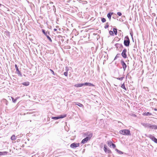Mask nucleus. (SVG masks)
<instances>
[{"mask_svg": "<svg viewBox=\"0 0 157 157\" xmlns=\"http://www.w3.org/2000/svg\"><path fill=\"white\" fill-rule=\"evenodd\" d=\"M108 145L110 147H111V144L113 143L111 141H108L107 142Z\"/></svg>", "mask_w": 157, "mask_h": 157, "instance_id": "aec40b11", "label": "nucleus"}, {"mask_svg": "<svg viewBox=\"0 0 157 157\" xmlns=\"http://www.w3.org/2000/svg\"><path fill=\"white\" fill-rule=\"evenodd\" d=\"M113 32L115 35L117 34V28H114L113 29Z\"/></svg>", "mask_w": 157, "mask_h": 157, "instance_id": "a878e982", "label": "nucleus"}, {"mask_svg": "<svg viewBox=\"0 0 157 157\" xmlns=\"http://www.w3.org/2000/svg\"><path fill=\"white\" fill-rule=\"evenodd\" d=\"M117 14L119 16H121L122 15V13L121 12H118L117 13Z\"/></svg>", "mask_w": 157, "mask_h": 157, "instance_id": "e433bc0d", "label": "nucleus"}, {"mask_svg": "<svg viewBox=\"0 0 157 157\" xmlns=\"http://www.w3.org/2000/svg\"><path fill=\"white\" fill-rule=\"evenodd\" d=\"M150 124L147 123H141V124L144 126L145 128H148L149 125Z\"/></svg>", "mask_w": 157, "mask_h": 157, "instance_id": "a211bd4d", "label": "nucleus"}, {"mask_svg": "<svg viewBox=\"0 0 157 157\" xmlns=\"http://www.w3.org/2000/svg\"><path fill=\"white\" fill-rule=\"evenodd\" d=\"M136 116V115L135 114H134V116Z\"/></svg>", "mask_w": 157, "mask_h": 157, "instance_id": "3c124183", "label": "nucleus"}, {"mask_svg": "<svg viewBox=\"0 0 157 157\" xmlns=\"http://www.w3.org/2000/svg\"><path fill=\"white\" fill-rule=\"evenodd\" d=\"M124 78V77H122L121 78H117V79L118 80H120L121 81H122L123 79V78Z\"/></svg>", "mask_w": 157, "mask_h": 157, "instance_id": "2f4dec72", "label": "nucleus"}, {"mask_svg": "<svg viewBox=\"0 0 157 157\" xmlns=\"http://www.w3.org/2000/svg\"><path fill=\"white\" fill-rule=\"evenodd\" d=\"M109 33L111 36H113L114 35V33L113 31L110 30L109 31Z\"/></svg>", "mask_w": 157, "mask_h": 157, "instance_id": "c756f323", "label": "nucleus"}, {"mask_svg": "<svg viewBox=\"0 0 157 157\" xmlns=\"http://www.w3.org/2000/svg\"><path fill=\"white\" fill-rule=\"evenodd\" d=\"M65 70H66V71H67L68 72V68L67 67H66Z\"/></svg>", "mask_w": 157, "mask_h": 157, "instance_id": "a19ab883", "label": "nucleus"}, {"mask_svg": "<svg viewBox=\"0 0 157 157\" xmlns=\"http://www.w3.org/2000/svg\"><path fill=\"white\" fill-rule=\"evenodd\" d=\"M6 35L7 36H9L10 35V33L9 32H6Z\"/></svg>", "mask_w": 157, "mask_h": 157, "instance_id": "4c0bfd02", "label": "nucleus"}, {"mask_svg": "<svg viewBox=\"0 0 157 157\" xmlns=\"http://www.w3.org/2000/svg\"><path fill=\"white\" fill-rule=\"evenodd\" d=\"M22 84L25 86H28L29 85V82H23L22 83Z\"/></svg>", "mask_w": 157, "mask_h": 157, "instance_id": "412c9836", "label": "nucleus"}, {"mask_svg": "<svg viewBox=\"0 0 157 157\" xmlns=\"http://www.w3.org/2000/svg\"><path fill=\"white\" fill-rule=\"evenodd\" d=\"M154 110L155 111H157V109L155 108V109H154Z\"/></svg>", "mask_w": 157, "mask_h": 157, "instance_id": "a18cd8bd", "label": "nucleus"}, {"mask_svg": "<svg viewBox=\"0 0 157 157\" xmlns=\"http://www.w3.org/2000/svg\"><path fill=\"white\" fill-rule=\"evenodd\" d=\"M92 136V133H90L87 135V136L82 140L81 143L83 144L86 143L88 141L90 140L91 139Z\"/></svg>", "mask_w": 157, "mask_h": 157, "instance_id": "f257e3e1", "label": "nucleus"}, {"mask_svg": "<svg viewBox=\"0 0 157 157\" xmlns=\"http://www.w3.org/2000/svg\"><path fill=\"white\" fill-rule=\"evenodd\" d=\"M115 46L117 49L118 48H123V46L122 44H121L117 43L115 44Z\"/></svg>", "mask_w": 157, "mask_h": 157, "instance_id": "f8f14e48", "label": "nucleus"}, {"mask_svg": "<svg viewBox=\"0 0 157 157\" xmlns=\"http://www.w3.org/2000/svg\"><path fill=\"white\" fill-rule=\"evenodd\" d=\"M151 124H149L148 128L151 129Z\"/></svg>", "mask_w": 157, "mask_h": 157, "instance_id": "58836bf2", "label": "nucleus"}, {"mask_svg": "<svg viewBox=\"0 0 157 157\" xmlns=\"http://www.w3.org/2000/svg\"><path fill=\"white\" fill-rule=\"evenodd\" d=\"M49 70L51 71V73L54 75H56V73H54V71L53 70L50 69H49Z\"/></svg>", "mask_w": 157, "mask_h": 157, "instance_id": "c85d7f7f", "label": "nucleus"}, {"mask_svg": "<svg viewBox=\"0 0 157 157\" xmlns=\"http://www.w3.org/2000/svg\"><path fill=\"white\" fill-rule=\"evenodd\" d=\"M83 83V86H95L93 84L89 83V82H85Z\"/></svg>", "mask_w": 157, "mask_h": 157, "instance_id": "ddd939ff", "label": "nucleus"}, {"mask_svg": "<svg viewBox=\"0 0 157 157\" xmlns=\"http://www.w3.org/2000/svg\"><path fill=\"white\" fill-rule=\"evenodd\" d=\"M8 153V152L7 151H0V156L2 155H6Z\"/></svg>", "mask_w": 157, "mask_h": 157, "instance_id": "dca6fc26", "label": "nucleus"}, {"mask_svg": "<svg viewBox=\"0 0 157 157\" xmlns=\"http://www.w3.org/2000/svg\"><path fill=\"white\" fill-rule=\"evenodd\" d=\"M2 5L1 4H0V7Z\"/></svg>", "mask_w": 157, "mask_h": 157, "instance_id": "09e8293b", "label": "nucleus"}, {"mask_svg": "<svg viewBox=\"0 0 157 157\" xmlns=\"http://www.w3.org/2000/svg\"><path fill=\"white\" fill-rule=\"evenodd\" d=\"M41 31L43 34L47 37L48 39L49 40V41L51 42H52V40L49 36L50 34L49 32L48 31H46L44 29H42Z\"/></svg>", "mask_w": 157, "mask_h": 157, "instance_id": "20e7f679", "label": "nucleus"}, {"mask_svg": "<svg viewBox=\"0 0 157 157\" xmlns=\"http://www.w3.org/2000/svg\"><path fill=\"white\" fill-rule=\"evenodd\" d=\"M143 115L144 116H150L152 115V114L151 113L149 112H145L144 113H143Z\"/></svg>", "mask_w": 157, "mask_h": 157, "instance_id": "6ab92c4d", "label": "nucleus"}, {"mask_svg": "<svg viewBox=\"0 0 157 157\" xmlns=\"http://www.w3.org/2000/svg\"><path fill=\"white\" fill-rule=\"evenodd\" d=\"M109 26V25L108 24V23H106V25H105V26L104 27V28L105 29H106L107 28H108Z\"/></svg>", "mask_w": 157, "mask_h": 157, "instance_id": "473e14b6", "label": "nucleus"}, {"mask_svg": "<svg viewBox=\"0 0 157 157\" xmlns=\"http://www.w3.org/2000/svg\"><path fill=\"white\" fill-rule=\"evenodd\" d=\"M53 10L54 12H56V8L54 6H53Z\"/></svg>", "mask_w": 157, "mask_h": 157, "instance_id": "f704fd0d", "label": "nucleus"}, {"mask_svg": "<svg viewBox=\"0 0 157 157\" xmlns=\"http://www.w3.org/2000/svg\"><path fill=\"white\" fill-rule=\"evenodd\" d=\"M116 147V146L115 144L113 143L111 144V147H112L113 148H115Z\"/></svg>", "mask_w": 157, "mask_h": 157, "instance_id": "72a5a7b5", "label": "nucleus"}, {"mask_svg": "<svg viewBox=\"0 0 157 157\" xmlns=\"http://www.w3.org/2000/svg\"><path fill=\"white\" fill-rule=\"evenodd\" d=\"M5 100L6 101V105H7V104H8V103H7L8 101H7L6 99H5Z\"/></svg>", "mask_w": 157, "mask_h": 157, "instance_id": "37998d69", "label": "nucleus"}, {"mask_svg": "<svg viewBox=\"0 0 157 157\" xmlns=\"http://www.w3.org/2000/svg\"><path fill=\"white\" fill-rule=\"evenodd\" d=\"M120 56H121V55H120V54H119V53L117 54L116 55V56L115 57V58H114V60H115L117 58L120 57Z\"/></svg>", "mask_w": 157, "mask_h": 157, "instance_id": "bb28decb", "label": "nucleus"}, {"mask_svg": "<svg viewBox=\"0 0 157 157\" xmlns=\"http://www.w3.org/2000/svg\"><path fill=\"white\" fill-rule=\"evenodd\" d=\"M10 139L11 140H16L17 138L15 135H13L11 136Z\"/></svg>", "mask_w": 157, "mask_h": 157, "instance_id": "5701e85b", "label": "nucleus"}, {"mask_svg": "<svg viewBox=\"0 0 157 157\" xmlns=\"http://www.w3.org/2000/svg\"><path fill=\"white\" fill-rule=\"evenodd\" d=\"M131 36H132V34H131Z\"/></svg>", "mask_w": 157, "mask_h": 157, "instance_id": "8fccbe9b", "label": "nucleus"}, {"mask_svg": "<svg viewBox=\"0 0 157 157\" xmlns=\"http://www.w3.org/2000/svg\"><path fill=\"white\" fill-rule=\"evenodd\" d=\"M157 129V125L151 124V129Z\"/></svg>", "mask_w": 157, "mask_h": 157, "instance_id": "4be33fe9", "label": "nucleus"}, {"mask_svg": "<svg viewBox=\"0 0 157 157\" xmlns=\"http://www.w3.org/2000/svg\"><path fill=\"white\" fill-rule=\"evenodd\" d=\"M113 17V18H114V17Z\"/></svg>", "mask_w": 157, "mask_h": 157, "instance_id": "603ef678", "label": "nucleus"}, {"mask_svg": "<svg viewBox=\"0 0 157 157\" xmlns=\"http://www.w3.org/2000/svg\"><path fill=\"white\" fill-rule=\"evenodd\" d=\"M15 67L17 73L18 75V76H20V77H22V75L21 74V72L19 70L17 66V64L15 65Z\"/></svg>", "mask_w": 157, "mask_h": 157, "instance_id": "9b49d317", "label": "nucleus"}, {"mask_svg": "<svg viewBox=\"0 0 157 157\" xmlns=\"http://www.w3.org/2000/svg\"><path fill=\"white\" fill-rule=\"evenodd\" d=\"M104 150L106 153H112L111 151L109 148H107V146L105 144L104 145Z\"/></svg>", "mask_w": 157, "mask_h": 157, "instance_id": "9d476101", "label": "nucleus"}, {"mask_svg": "<svg viewBox=\"0 0 157 157\" xmlns=\"http://www.w3.org/2000/svg\"><path fill=\"white\" fill-rule=\"evenodd\" d=\"M101 21L103 23H104L106 21V20L104 18H102L101 19Z\"/></svg>", "mask_w": 157, "mask_h": 157, "instance_id": "7c9ffc66", "label": "nucleus"}, {"mask_svg": "<svg viewBox=\"0 0 157 157\" xmlns=\"http://www.w3.org/2000/svg\"><path fill=\"white\" fill-rule=\"evenodd\" d=\"M61 40L62 42H63L64 41V39L63 38H62H62L61 39Z\"/></svg>", "mask_w": 157, "mask_h": 157, "instance_id": "79ce46f5", "label": "nucleus"}, {"mask_svg": "<svg viewBox=\"0 0 157 157\" xmlns=\"http://www.w3.org/2000/svg\"><path fill=\"white\" fill-rule=\"evenodd\" d=\"M11 98L12 99V101L13 103H15L17 101V98L16 99H14L13 97H11Z\"/></svg>", "mask_w": 157, "mask_h": 157, "instance_id": "cd10ccee", "label": "nucleus"}, {"mask_svg": "<svg viewBox=\"0 0 157 157\" xmlns=\"http://www.w3.org/2000/svg\"><path fill=\"white\" fill-rule=\"evenodd\" d=\"M79 146V144L78 143H74L70 145V147L72 148H75Z\"/></svg>", "mask_w": 157, "mask_h": 157, "instance_id": "6e6552de", "label": "nucleus"}, {"mask_svg": "<svg viewBox=\"0 0 157 157\" xmlns=\"http://www.w3.org/2000/svg\"><path fill=\"white\" fill-rule=\"evenodd\" d=\"M115 151L118 152V153L120 154H123V152L120 150H118L117 149H115Z\"/></svg>", "mask_w": 157, "mask_h": 157, "instance_id": "393cba45", "label": "nucleus"}, {"mask_svg": "<svg viewBox=\"0 0 157 157\" xmlns=\"http://www.w3.org/2000/svg\"><path fill=\"white\" fill-rule=\"evenodd\" d=\"M121 87L122 89H123L124 90H127V89H126V88L125 87V86L124 83L122 84V85H121Z\"/></svg>", "mask_w": 157, "mask_h": 157, "instance_id": "b1692460", "label": "nucleus"}, {"mask_svg": "<svg viewBox=\"0 0 157 157\" xmlns=\"http://www.w3.org/2000/svg\"><path fill=\"white\" fill-rule=\"evenodd\" d=\"M147 137H149L150 139H151L153 141L155 142L156 143H157V139L154 136L149 134L148 136H146Z\"/></svg>", "mask_w": 157, "mask_h": 157, "instance_id": "0eeeda50", "label": "nucleus"}, {"mask_svg": "<svg viewBox=\"0 0 157 157\" xmlns=\"http://www.w3.org/2000/svg\"><path fill=\"white\" fill-rule=\"evenodd\" d=\"M54 30L55 31H56L57 30V29H54Z\"/></svg>", "mask_w": 157, "mask_h": 157, "instance_id": "c03bdc74", "label": "nucleus"}, {"mask_svg": "<svg viewBox=\"0 0 157 157\" xmlns=\"http://www.w3.org/2000/svg\"><path fill=\"white\" fill-rule=\"evenodd\" d=\"M127 52V49L125 48H124V50H123L121 53V55L122 57L124 59H126L127 58V55L126 54Z\"/></svg>", "mask_w": 157, "mask_h": 157, "instance_id": "423d86ee", "label": "nucleus"}, {"mask_svg": "<svg viewBox=\"0 0 157 157\" xmlns=\"http://www.w3.org/2000/svg\"><path fill=\"white\" fill-rule=\"evenodd\" d=\"M151 124H149L148 128L151 129Z\"/></svg>", "mask_w": 157, "mask_h": 157, "instance_id": "ea45409f", "label": "nucleus"}, {"mask_svg": "<svg viewBox=\"0 0 157 157\" xmlns=\"http://www.w3.org/2000/svg\"><path fill=\"white\" fill-rule=\"evenodd\" d=\"M113 14V12H110L108 13L107 17L110 21L111 20V16Z\"/></svg>", "mask_w": 157, "mask_h": 157, "instance_id": "2eb2a0df", "label": "nucleus"}, {"mask_svg": "<svg viewBox=\"0 0 157 157\" xmlns=\"http://www.w3.org/2000/svg\"><path fill=\"white\" fill-rule=\"evenodd\" d=\"M66 117V115L64 114L58 116L57 117H52L51 118L52 119L56 120L59 119L63 118Z\"/></svg>", "mask_w": 157, "mask_h": 157, "instance_id": "39448f33", "label": "nucleus"}, {"mask_svg": "<svg viewBox=\"0 0 157 157\" xmlns=\"http://www.w3.org/2000/svg\"><path fill=\"white\" fill-rule=\"evenodd\" d=\"M74 103L75 105H78L79 107H82L83 109L84 108V106L83 104L78 102H74Z\"/></svg>", "mask_w": 157, "mask_h": 157, "instance_id": "4468645a", "label": "nucleus"}, {"mask_svg": "<svg viewBox=\"0 0 157 157\" xmlns=\"http://www.w3.org/2000/svg\"><path fill=\"white\" fill-rule=\"evenodd\" d=\"M121 64L122 65L123 68V69L124 71L127 67V66L124 61L123 60L121 59Z\"/></svg>", "mask_w": 157, "mask_h": 157, "instance_id": "1a4fd4ad", "label": "nucleus"}, {"mask_svg": "<svg viewBox=\"0 0 157 157\" xmlns=\"http://www.w3.org/2000/svg\"><path fill=\"white\" fill-rule=\"evenodd\" d=\"M64 75L66 76H67L68 75V72L67 71H66L64 73Z\"/></svg>", "mask_w": 157, "mask_h": 157, "instance_id": "c9c22d12", "label": "nucleus"}, {"mask_svg": "<svg viewBox=\"0 0 157 157\" xmlns=\"http://www.w3.org/2000/svg\"><path fill=\"white\" fill-rule=\"evenodd\" d=\"M50 4H53V2H50Z\"/></svg>", "mask_w": 157, "mask_h": 157, "instance_id": "49530a36", "label": "nucleus"}, {"mask_svg": "<svg viewBox=\"0 0 157 157\" xmlns=\"http://www.w3.org/2000/svg\"><path fill=\"white\" fill-rule=\"evenodd\" d=\"M120 133L125 135H130V131L128 129H123L120 130L119 131Z\"/></svg>", "mask_w": 157, "mask_h": 157, "instance_id": "7ed1b4c3", "label": "nucleus"}, {"mask_svg": "<svg viewBox=\"0 0 157 157\" xmlns=\"http://www.w3.org/2000/svg\"><path fill=\"white\" fill-rule=\"evenodd\" d=\"M119 31L120 32H121V30H119Z\"/></svg>", "mask_w": 157, "mask_h": 157, "instance_id": "de8ad7c7", "label": "nucleus"}, {"mask_svg": "<svg viewBox=\"0 0 157 157\" xmlns=\"http://www.w3.org/2000/svg\"><path fill=\"white\" fill-rule=\"evenodd\" d=\"M83 86V83H78V84H75L74 85V86L75 87H82V86Z\"/></svg>", "mask_w": 157, "mask_h": 157, "instance_id": "f3484780", "label": "nucleus"}, {"mask_svg": "<svg viewBox=\"0 0 157 157\" xmlns=\"http://www.w3.org/2000/svg\"><path fill=\"white\" fill-rule=\"evenodd\" d=\"M130 41L128 36H125L124 41V44L126 47H128L129 46Z\"/></svg>", "mask_w": 157, "mask_h": 157, "instance_id": "f03ea898", "label": "nucleus"}]
</instances>
